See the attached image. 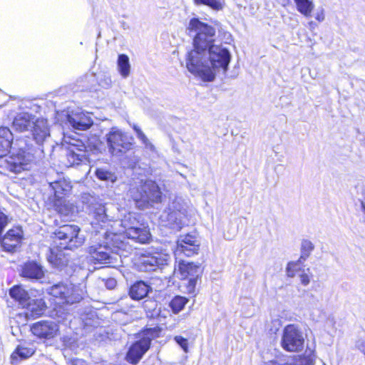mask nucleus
Returning <instances> with one entry per match:
<instances>
[{"mask_svg": "<svg viewBox=\"0 0 365 365\" xmlns=\"http://www.w3.org/2000/svg\"><path fill=\"white\" fill-rule=\"evenodd\" d=\"M190 35L195 34L193 48L186 55V68L203 81H214L217 74H225L230 62L229 50L213 40L215 29L197 19H192L187 27Z\"/></svg>", "mask_w": 365, "mask_h": 365, "instance_id": "nucleus-1", "label": "nucleus"}, {"mask_svg": "<svg viewBox=\"0 0 365 365\" xmlns=\"http://www.w3.org/2000/svg\"><path fill=\"white\" fill-rule=\"evenodd\" d=\"M128 195L135 201L138 208L144 209L150 202H160L162 192L155 182L147 180L141 182L139 185L131 187Z\"/></svg>", "mask_w": 365, "mask_h": 365, "instance_id": "nucleus-2", "label": "nucleus"}, {"mask_svg": "<svg viewBox=\"0 0 365 365\" xmlns=\"http://www.w3.org/2000/svg\"><path fill=\"white\" fill-rule=\"evenodd\" d=\"M85 284L58 283L48 289V293L60 303L73 304L80 302L86 295Z\"/></svg>", "mask_w": 365, "mask_h": 365, "instance_id": "nucleus-3", "label": "nucleus"}, {"mask_svg": "<svg viewBox=\"0 0 365 365\" xmlns=\"http://www.w3.org/2000/svg\"><path fill=\"white\" fill-rule=\"evenodd\" d=\"M55 245L61 248L72 250L81 247L85 242L86 237L81 234V229L76 225H64L54 232Z\"/></svg>", "mask_w": 365, "mask_h": 365, "instance_id": "nucleus-4", "label": "nucleus"}, {"mask_svg": "<svg viewBox=\"0 0 365 365\" xmlns=\"http://www.w3.org/2000/svg\"><path fill=\"white\" fill-rule=\"evenodd\" d=\"M133 138L118 127L111 128L106 135L108 152L113 156H121L133 147Z\"/></svg>", "mask_w": 365, "mask_h": 365, "instance_id": "nucleus-5", "label": "nucleus"}, {"mask_svg": "<svg viewBox=\"0 0 365 365\" xmlns=\"http://www.w3.org/2000/svg\"><path fill=\"white\" fill-rule=\"evenodd\" d=\"M34 160V155L30 152L19 149L16 153L6 157L4 160L3 166L11 172L19 173L22 170H28L29 165Z\"/></svg>", "mask_w": 365, "mask_h": 365, "instance_id": "nucleus-6", "label": "nucleus"}, {"mask_svg": "<svg viewBox=\"0 0 365 365\" xmlns=\"http://www.w3.org/2000/svg\"><path fill=\"white\" fill-rule=\"evenodd\" d=\"M304 337L299 329L294 325H287L283 330L281 344L287 351H299L303 349Z\"/></svg>", "mask_w": 365, "mask_h": 365, "instance_id": "nucleus-7", "label": "nucleus"}, {"mask_svg": "<svg viewBox=\"0 0 365 365\" xmlns=\"http://www.w3.org/2000/svg\"><path fill=\"white\" fill-rule=\"evenodd\" d=\"M172 207L173 208H169L163 212L160 219L163 225L180 230L187 222V210L184 207L178 208L175 202Z\"/></svg>", "mask_w": 365, "mask_h": 365, "instance_id": "nucleus-8", "label": "nucleus"}, {"mask_svg": "<svg viewBox=\"0 0 365 365\" xmlns=\"http://www.w3.org/2000/svg\"><path fill=\"white\" fill-rule=\"evenodd\" d=\"M158 334V331L156 329L148 330L145 334L146 337H143L130 346L126 356L127 360L133 364H137L150 348L151 341L150 336H157Z\"/></svg>", "mask_w": 365, "mask_h": 365, "instance_id": "nucleus-9", "label": "nucleus"}, {"mask_svg": "<svg viewBox=\"0 0 365 365\" xmlns=\"http://www.w3.org/2000/svg\"><path fill=\"white\" fill-rule=\"evenodd\" d=\"M88 252L94 263L113 266L117 262V255L111 253L110 249L101 244H95L88 247Z\"/></svg>", "mask_w": 365, "mask_h": 365, "instance_id": "nucleus-10", "label": "nucleus"}, {"mask_svg": "<svg viewBox=\"0 0 365 365\" xmlns=\"http://www.w3.org/2000/svg\"><path fill=\"white\" fill-rule=\"evenodd\" d=\"M32 334L37 338L51 340L59 335V327L53 321H40L31 327Z\"/></svg>", "mask_w": 365, "mask_h": 365, "instance_id": "nucleus-11", "label": "nucleus"}, {"mask_svg": "<svg viewBox=\"0 0 365 365\" xmlns=\"http://www.w3.org/2000/svg\"><path fill=\"white\" fill-rule=\"evenodd\" d=\"M121 225L124 227L123 232L128 238L140 243H146L150 240V234L146 227L134 226L127 219L121 222Z\"/></svg>", "mask_w": 365, "mask_h": 365, "instance_id": "nucleus-12", "label": "nucleus"}, {"mask_svg": "<svg viewBox=\"0 0 365 365\" xmlns=\"http://www.w3.org/2000/svg\"><path fill=\"white\" fill-rule=\"evenodd\" d=\"M23 232L19 227L9 230L1 240V247L9 252H15L19 247Z\"/></svg>", "mask_w": 365, "mask_h": 365, "instance_id": "nucleus-13", "label": "nucleus"}, {"mask_svg": "<svg viewBox=\"0 0 365 365\" xmlns=\"http://www.w3.org/2000/svg\"><path fill=\"white\" fill-rule=\"evenodd\" d=\"M78 143L80 144H72L67 149L66 158L68 162L66 165L68 166L78 165L88 160L84 145L81 142Z\"/></svg>", "mask_w": 365, "mask_h": 365, "instance_id": "nucleus-14", "label": "nucleus"}, {"mask_svg": "<svg viewBox=\"0 0 365 365\" xmlns=\"http://www.w3.org/2000/svg\"><path fill=\"white\" fill-rule=\"evenodd\" d=\"M67 120L73 128L77 130H87L93 123L90 114L84 112H71L67 115Z\"/></svg>", "mask_w": 365, "mask_h": 365, "instance_id": "nucleus-15", "label": "nucleus"}, {"mask_svg": "<svg viewBox=\"0 0 365 365\" xmlns=\"http://www.w3.org/2000/svg\"><path fill=\"white\" fill-rule=\"evenodd\" d=\"M33 136L36 142L41 144L50 137V131L47 120L43 118H38L33 122Z\"/></svg>", "mask_w": 365, "mask_h": 365, "instance_id": "nucleus-16", "label": "nucleus"}, {"mask_svg": "<svg viewBox=\"0 0 365 365\" xmlns=\"http://www.w3.org/2000/svg\"><path fill=\"white\" fill-rule=\"evenodd\" d=\"M60 245H55V246L50 249V254L48 256V261L53 267L57 268H61L67 265L68 262V258Z\"/></svg>", "mask_w": 365, "mask_h": 365, "instance_id": "nucleus-17", "label": "nucleus"}, {"mask_svg": "<svg viewBox=\"0 0 365 365\" xmlns=\"http://www.w3.org/2000/svg\"><path fill=\"white\" fill-rule=\"evenodd\" d=\"M26 309L25 314L27 317H38L42 315L46 309V304L42 299H31L26 302V304L22 307Z\"/></svg>", "mask_w": 365, "mask_h": 365, "instance_id": "nucleus-18", "label": "nucleus"}, {"mask_svg": "<svg viewBox=\"0 0 365 365\" xmlns=\"http://www.w3.org/2000/svg\"><path fill=\"white\" fill-rule=\"evenodd\" d=\"M169 257L168 255L156 253L154 255L145 256L141 259V264L145 271L153 270L154 267L167 264Z\"/></svg>", "mask_w": 365, "mask_h": 365, "instance_id": "nucleus-19", "label": "nucleus"}, {"mask_svg": "<svg viewBox=\"0 0 365 365\" xmlns=\"http://www.w3.org/2000/svg\"><path fill=\"white\" fill-rule=\"evenodd\" d=\"M36 349L33 344H19L11 356L12 364H16L19 359L24 360L31 357L35 353Z\"/></svg>", "mask_w": 365, "mask_h": 365, "instance_id": "nucleus-20", "label": "nucleus"}, {"mask_svg": "<svg viewBox=\"0 0 365 365\" xmlns=\"http://www.w3.org/2000/svg\"><path fill=\"white\" fill-rule=\"evenodd\" d=\"M21 276L29 279H39L44 276V271L40 264L30 262L22 267Z\"/></svg>", "mask_w": 365, "mask_h": 365, "instance_id": "nucleus-21", "label": "nucleus"}, {"mask_svg": "<svg viewBox=\"0 0 365 365\" xmlns=\"http://www.w3.org/2000/svg\"><path fill=\"white\" fill-rule=\"evenodd\" d=\"M14 140V136L10 129L7 127L0 128V158L6 155Z\"/></svg>", "mask_w": 365, "mask_h": 365, "instance_id": "nucleus-22", "label": "nucleus"}, {"mask_svg": "<svg viewBox=\"0 0 365 365\" xmlns=\"http://www.w3.org/2000/svg\"><path fill=\"white\" fill-rule=\"evenodd\" d=\"M49 188L53 192V199L63 197L66 195L71 190L70 182L65 179L49 182Z\"/></svg>", "mask_w": 365, "mask_h": 365, "instance_id": "nucleus-23", "label": "nucleus"}, {"mask_svg": "<svg viewBox=\"0 0 365 365\" xmlns=\"http://www.w3.org/2000/svg\"><path fill=\"white\" fill-rule=\"evenodd\" d=\"M33 122H35L34 117L28 113H21L15 117L13 126L16 130L23 132L31 128Z\"/></svg>", "mask_w": 365, "mask_h": 365, "instance_id": "nucleus-24", "label": "nucleus"}, {"mask_svg": "<svg viewBox=\"0 0 365 365\" xmlns=\"http://www.w3.org/2000/svg\"><path fill=\"white\" fill-rule=\"evenodd\" d=\"M178 272L182 279L198 277L200 274V267L192 262H186L181 260L178 264Z\"/></svg>", "mask_w": 365, "mask_h": 365, "instance_id": "nucleus-25", "label": "nucleus"}, {"mask_svg": "<svg viewBox=\"0 0 365 365\" xmlns=\"http://www.w3.org/2000/svg\"><path fill=\"white\" fill-rule=\"evenodd\" d=\"M9 295L21 307L26 304L30 299L28 292L21 285H15L9 290Z\"/></svg>", "mask_w": 365, "mask_h": 365, "instance_id": "nucleus-26", "label": "nucleus"}, {"mask_svg": "<svg viewBox=\"0 0 365 365\" xmlns=\"http://www.w3.org/2000/svg\"><path fill=\"white\" fill-rule=\"evenodd\" d=\"M188 245H191V248L192 250H188V257H190L195 254H197L199 250L200 242L197 237L192 235H186L183 236H180L179 240H178V245L181 246Z\"/></svg>", "mask_w": 365, "mask_h": 365, "instance_id": "nucleus-27", "label": "nucleus"}, {"mask_svg": "<svg viewBox=\"0 0 365 365\" xmlns=\"http://www.w3.org/2000/svg\"><path fill=\"white\" fill-rule=\"evenodd\" d=\"M148 292V285L143 282H138L131 286L129 294L132 299L140 300L147 296Z\"/></svg>", "mask_w": 365, "mask_h": 365, "instance_id": "nucleus-28", "label": "nucleus"}, {"mask_svg": "<svg viewBox=\"0 0 365 365\" xmlns=\"http://www.w3.org/2000/svg\"><path fill=\"white\" fill-rule=\"evenodd\" d=\"M53 207L55 210L62 215L68 216L70 214L73 213L74 211V206L67 202L63 197L53 199Z\"/></svg>", "mask_w": 365, "mask_h": 365, "instance_id": "nucleus-29", "label": "nucleus"}, {"mask_svg": "<svg viewBox=\"0 0 365 365\" xmlns=\"http://www.w3.org/2000/svg\"><path fill=\"white\" fill-rule=\"evenodd\" d=\"M118 70L123 78H127L130 73L129 58L125 54H120L118 58Z\"/></svg>", "mask_w": 365, "mask_h": 365, "instance_id": "nucleus-30", "label": "nucleus"}, {"mask_svg": "<svg viewBox=\"0 0 365 365\" xmlns=\"http://www.w3.org/2000/svg\"><path fill=\"white\" fill-rule=\"evenodd\" d=\"M95 174L98 180L106 182L114 183L117 180L116 175L106 168H97L95 171Z\"/></svg>", "mask_w": 365, "mask_h": 365, "instance_id": "nucleus-31", "label": "nucleus"}, {"mask_svg": "<svg viewBox=\"0 0 365 365\" xmlns=\"http://www.w3.org/2000/svg\"><path fill=\"white\" fill-rule=\"evenodd\" d=\"M298 11L305 16H309L314 9L312 0H294Z\"/></svg>", "mask_w": 365, "mask_h": 365, "instance_id": "nucleus-32", "label": "nucleus"}, {"mask_svg": "<svg viewBox=\"0 0 365 365\" xmlns=\"http://www.w3.org/2000/svg\"><path fill=\"white\" fill-rule=\"evenodd\" d=\"M188 299L184 297L176 296L170 302L169 306L174 314H178L183 309Z\"/></svg>", "mask_w": 365, "mask_h": 365, "instance_id": "nucleus-33", "label": "nucleus"}, {"mask_svg": "<svg viewBox=\"0 0 365 365\" xmlns=\"http://www.w3.org/2000/svg\"><path fill=\"white\" fill-rule=\"evenodd\" d=\"M95 222L92 225L103 223L105 224L108 221V215H106V210L105 206L98 205L94 210L93 213Z\"/></svg>", "mask_w": 365, "mask_h": 365, "instance_id": "nucleus-34", "label": "nucleus"}, {"mask_svg": "<svg viewBox=\"0 0 365 365\" xmlns=\"http://www.w3.org/2000/svg\"><path fill=\"white\" fill-rule=\"evenodd\" d=\"M196 5H205L213 10L220 11L224 8V0H193Z\"/></svg>", "mask_w": 365, "mask_h": 365, "instance_id": "nucleus-35", "label": "nucleus"}, {"mask_svg": "<svg viewBox=\"0 0 365 365\" xmlns=\"http://www.w3.org/2000/svg\"><path fill=\"white\" fill-rule=\"evenodd\" d=\"M133 129L136 133L138 138L142 142L145 147L150 150H153L155 148L154 145L150 142L149 139L146 137L140 128L136 125H134Z\"/></svg>", "mask_w": 365, "mask_h": 365, "instance_id": "nucleus-36", "label": "nucleus"}, {"mask_svg": "<svg viewBox=\"0 0 365 365\" xmlns=\"http://www.w3.org/2000/svg\"><path fill=\"white\" fill-rule=\"evenodd\" d=\"M303 261V259L299 258L297 262H289L287 267V276L294 277L296 273L301 269Z\"/></svg>", "mask_w": 365, "mask_h": 365, "instance_id": "nucleus-37", "label": "nucleus"}, {"mask_svg": "<svg viewBox=\"0 0 365 365\" xmlns=\"http://www.w3.org/2000/svg\"><path fill=\"white\" fill-rule=\"evenodd\" d=\"M314 248V246L311 241L308 240H304L301 245L302 255L300 258L303 259L304 261L309 256Z\"/></svg>", "mask_w": 365, "mask_h": 365, "instance_id": "nucleus-38", "label": "nucleus"}, {"mask_svg": "<svg viewBox=\"0 0 365 365\" xmlns=\"http://www.w3.org/2000/svg\"><path fill=\"white\" fill-rule=\"evenodd\" d=\"M313 298V302L308 304V309L310 312V315L312 317L313 319H316L315 317H319L322 312L320 307H319V303L318 299H317L314 295H312Z\"/></svg>", "mask_w": 365, "mask_h": 365, "instance_id": "nucleus-39", "label": "nucleus"}, {"mask_svg": "<svg viewBox=\"0 0 365 365\" xmlns=\"http://www.w3.org/2000/svg\"><path fill=\"white\" fill-rule=\"evenodd\" d=\"M282 365H313V359L311 357L299 356L294 363Z\"/></svg>", "mask_w": 365, "mask_h": 365, "instance_id": "nucleus-40", "label": "nucleus"}, {"mask_svg": "<svg viewBox=\"0 0 365 365\" xmlns=\"http://www.w3.org/2000/svg\"><path fill=\"white\" fill-rule=\"evenodd\" d=\"M191 245H185L181 246H177L176 250H175V255L176 258H179L182 254L188 257V250H192Z\"/></svg>", "mask_w": 365, "mask_h": 365, "instance_id": "nucleus-41", "label": "nucleus"}, {"mask_svg": "<svg viewBox=\"0 0 365 365\" xmlns=\"http://www.w3.org/2000/svg\"><path fill=\"white\" fill-rule=\"evenodd\" d=\"M175 341L179 346H180L185 352L188 351V343L187 339L180 336H176L175 337Z\"/></svg>", "mask_w": 365, "mask_h": 365, "instance_id": "nucleus-42", "label": "nucleus"}, {"mask_svg": "<svg viewBox=\"0 0 365 365\" xmlns=\"http://www.w3.org/2000/svg\"><path fill=\"white\" fill-rule=\"evenodd\" d=\"M198 277H188V282L187 284V291L188 293L192 294L195 292L197 279Z\"/></svg>", "mask_w": 365, "mask_h": 365, "instance_id": "nucleus-43", "label": "nucleus"}, {"mask_svg": "<svg viewBox=\"0 0 365 365\" xmlns=\"http://www.w3.org/2000/svg\"><path fill=\"white\" fill-rule=\"evenodd\" d=\"M89 315L91 316V317H89V318H86V317L82 318V320L85 324V326H88V327L96 326V324H97V322L93 319L95 317V314L91 312L89 314Z\"/></svg>", "mask_w": 365, "mask_h": 365, "instance_id": "nucleus-44", "label": "nucleus"}, {"mask_svg": "<svg viewBox=\"0 0 365 365\" xmlns=\"http://www.w3.org/2000/svg\"><path fill=\"white\" fill-rule=\"evenodd\" d=\"M111 78L108 76H104L103 78L99 79V84L103 88H108L111 85Z\"/></svg>", "mask_w": 365, "mask_h": 365, "instance_id": "nucleus-45", "label": "nucleus"}, {"mask_svg": "<svg viewBox=\"0 0 365 365\" xmlns=\"http://www.w3.org/2000/svg\"><path fill=\"white\" fill-rule=\"evenodd\" d=\"M117 284V282L113 278H108L106 279L105 281V285L106 287L109 289H113L115 287Z\"/></svg>", "mask_w": 365, "mask_h": 365, "instance_id": "nucleus-46", "label": "nucleus"}, {"mask_svg": "<svg viewBox=\"0 0 365 365\" xmlns=\"http://www.w3.org/2000/svg\"><path fill=\"white\" fill-rule=\"evenodd\" d=\"M156 306V302L153 300H147L143 304V307L145 309H155Z\"/></svg>", "mask_w": 365, "mask_h": 365, "instance_id": "nucleus-47", "label": "nucleus"}, {"mask_svg": "<svg viewBox=\"0 0 365 365\" xmlns=\"http://www.w3.org/2000/svg\"><path fill=\"white\" fill-rule=\"evenodd\" d=\"M356 347L365 356V339L359 340L356 344Z\"/></svg>", "mask_w": 365, "mask_h": 365, "instance_id": "nucleus-48", "label": "nucleus"}, {"mask_svg": "<svg viewBox=\"0 0 365 365\" xmlns=\"http://www.w3.org/2000/svg\"><path fill=\"white\" fill-rule=\"evenodd\" d=\"M300 282L304 286H307L310 282V278L307 274H302L300 275Z\"/></svg>", "mask_w": 365, "mask_h": 365, "instance_id": "nucleus-49", "label": "nucleus"}, {"mask_svg": "<svg viewBox=\"0 0 365 365\" xmlns=\"http://www.w3.org/2000/svg\"><path fill=\"white\" fill-rule=\"evenodd\" d=\"M315 19L319 22L323 21L324 20V11L322 10L321 11L317 12L315 15Z\"/></svg>", "mask_w": 365, "mask_h": 365, "instance_id": "nucleus-50", "label": "nucleus"}, {"mask_svg": "<svg viewBox=\"0 0 365 365\" xmlns=\"http://www.w3.org/2000/svg\"><path fill=\"white\" fill-rule=\"evenodd\" d=\"M308 26L311 30L314 29L317 27V24L314 21L309 22Z\"/></svg>", "mask_w": 365, "mask_h": 365, "instance_id": "nucleus-51", "label": "nucleus"}, {"mask_svg": "<svg viewBox=\"0 0 365 365\" xmlns=\"http://www.w3.org/2000/svg\"><path fill=\"white\" fill-rule=\"evenodd\" d=\"M82 361L81 360L76 359L71 361V365H81Z\"/></svg>", "mask_w": 365, "mask_h": 365, "instance_id": "nucleus-52", "label": "nucleus"}, {"mask_svg": "<svg viewBox=\"0 0 365 365\" xmlns=\"http://www.w3.org/2000/svg\"><path fill=\"white\" fill-rule=\"evenodd\" d=\"M266 365H282L281 364H278V363H276L274 361H269L268 364H267Z\"/></svg>", "mask_w": 365, "mask_h": 365, "instance_id": "nucleus-53", "label": "nucleus"}, {"mask_svg": "<svg viewBox=\"0 0 365 365\" xmlns=\"http://www.w3.org/2000/svg\"><path fill=\"white\" fill-rule=\"evenodd\" d=\"M362 210L365 212V204L362 203Z\"/></svg>", "mask_w": 365, "mask_h": 365, "instance_id": "nucleus-54", "label": "nucleus"}]
</instances>
